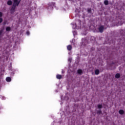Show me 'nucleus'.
Here are the masks:
<instances>
[{
  "label": "nucleus",
  "instance_id": "nucleus-1",
  "mask_svg": "<svg viewBox=\"0 0 125 125\" xmlns=\"http://www.w3.org/2000/svg\"><path fill=\"white\" fill-rule=\"evenodd\" d=\"M14 1L13 6H18L20 3V1H19L18 0H13Z\"/></svg>",
  "mask_w": 125,
  "mask_h": 125
},
{
  "label": "nucleus",
  "instance_id": "nucleus-2",
  "mask_svg": "<svg viewBox=\"0 0 125 125\" xmlns=\"http://www.w3.org/2000/svg\"><path fill=\"white\" fill-rule=\"evenodd\" d=\"M77 24L79 25V26H81L82 24V21L80 20H76V22L75 23V29H77Z\"/></svg>",
  "mask_w": 125,
  "mask_h": 125
},
{
  "label": "nucleus",
  "instance_id": "nucleus-3",
  "mask_svg": "<svg viewBox=\"0 0 125 125\" xmlns=\"http://www.w3.org/2000/svg\"><path fill=\"white\" fill-rule=\"evenodd\" d=\"M98 29L100 33H103V31H104V26L101 25Z\"/></svg>",
  "mask_w": 125,
  "mask_h": 125
},
{
  "label": "nucleus",
  "instance_id": "nucleus-4",
  "mask_svg": "<svg viewBox=\"0 0 125 125\" xmlns=\"http://www.w3.org/2000/svg\"><path fill=\"white\" fill-rule=\"evenodd\" d=\"M16 8V7L15 6H12L11 9V14H13L14 12H15V9Z\"/></svg>",
  "mask_w": 125,
  "mask_h": 125
},
{
  "label": "nucleus",
  "instance_id": "nucleus-5",
  "mask_svg": "<svg viewBox=\"0 0 125 125\" xmlns=\"http://www.w3.org/2000/svg\"><path fill=\"white\" fill-rule=\"evenodd\" d=\"M72 45H67V50L70 51L72 50Z\"/></svg>",
  "mask_w": 125,
  "mask_h": 125
},
{
  "label": "nucleus",
  "instance_id": "nucleus-6",
  "mask_svg": "<svg viewBox=\"0 0 125 125\" xmlns=\"http://www.w3.org/2000/svg\"><path fill=\"white\" fill-rule=\"evenodd\" d=\"M120 34L122 37H125V32L123 30H121Z\"/></svg>",
  "mask_w": 125,
  "mask_h": 125
},
{
  "label": "nucleus",
  "instance_id": "nucleus-7",
  "mask_svg": "<svg viewBox=\"0 0 125 125\" xmlns=\"http://www.w3.org/2000/svg\"><path fill=\"white\" fill-rule=\"evenodd\" d=\"M56 78L58 80H61L62 79V75L58 74L56 76Z\"/></svg>",
  "mask_w": 125,
  "mask_h": 125
},
{
  "label": "nucleus",
  "instance_id": "nucleus-8",
  "mask_svg": "<svg viewBox=\"0 0 125 125\" xmlns=\"http://www.w3.org/2000/svg\"><path fill=\"white\" fill-rule=\"evenodd\" d=\"M7 4L8 5H12V1L11 0H9L7 2Z\"/></svg>",
  "mask_w": 125,
  "mask_h": 125
},
{
  "label": "nucleus",
  "instance_id": "nucleus-9",
  "mask_svg": "<svg viewBox=\"0 0 125 125\" xmlns=\"http://www.w3.org/2000/svg\"><path fill=\"white\" fill-rule=\"evenodd\" d=\"M116 79H120L121 78V75L119 73H117L115 75Z\"/></svg>",
  "mask_w": 125,
  "mask_h": 125
},
{
  "label": "nucleus",
  "instance_id": "nucleus-10",
  "mask_svg": "<svg viewBox=\"0 0 125 125\" xmlns=\"http://www.w3.org/2000/svg\"><path fill=\"white\" fill-rule=\"evenodd\" d=\"M119 113L120 115H124V114L125 113V111H124V110H123L122 109H121L119 111Z\"/></svg>",
  "mask_w": 125,
  "mask_h": 125
},
{
  "label": "nucleus",
  "instance_id": "nucleus-11",
  "mask_svg": "<svg viewBox=\"0 0 125 125\" xmlns=\"http://www.w3.org/2000/svg\"><path fill=\"white\" fill-rule=\"evenodd\" d=\"M100 71L98 69H96L95 71V75H99Z\"/></svg>",
  "mask_w": 125,
  "mask_h": 125
},
{
  "label": "nucleus",
  "instance_id": "nucleus-12",
  "mask_svg": "<svg viewBox=\"0 0 125 125\" xmlns=\"http://www.w3.org/2000/svg\"><path fill=\"white\" fill-rule=\"evenodd\" d=\"M11 30V28H10V27L7 26V27H6V32H9Z\"/></svg>",
  "mask_w": 125,
  "mask_h": 125
},
{
  "label": "nucleus",
  "instance_id": "nucleus-13",
  "mask_svg": "<svg viewBox=\"0 0 125 125\" xmlns=\"http://www.w3.org/2000/svg\"><path fill=\"white\" fill-rule=\"evenodd\" d=\"M6 82H8V83L10 82V81H11V78H10V77H7L6 78Z\"/></svg>",
  "mask_w": 125,
  "mask_h": 125
},
{
  "label": "nucleus",
  "instance_id": "nucleus-14",
  "mask_svg": "<svg viewBox=\"0 0 125 125\" xmlns=\"http://www.w3.org/2000/svg\"><path fill=\"white\" fill-rule=\"evenodd\" d=\"M77 73L81 75V74L83 73V70H82V69H78L77 71Z\"/></svg>",
  "mask_w": 125,
  "mask_h": 125
},
{
  "label": "nucleus",
  "instance_id": "nucleus-15",
  "mask_svg": "<svg viewBox=\"0 0 125 125\" xmlns=\"http://www.w3.org/2000/svg\"><path fill=\"white\" fill-rule=\"evenodd\" d=\"M104 4L105 5H108L109 4V1L107 0H105L104 1Z\"/></svg>",
  "mask_w": 125,
  "mask_h": 125
},
{
  "label": "nucleus",
  "instance_id": "nucleus-16",
  "mask_svg": "<svg viewBox=\"0 0 125 125\" xmlns=\"http://www.w3.org/2000/svg\"><path fill=\"white\" fill-rule=\"evenodd\" d=\"M2 33H3V30L1 29L0 30V38L1 37V35H2Z\"/></svg>",
  "mask_w": 125,
  "mask_h": 125
},
{
  "label": "nucleus",
  "instance_id": "nucleus-17",
  "mask_svg": "<svg viewBox=\"0 0 125 125\" xmlns=\"http://www.w3.org/2000/svg\"><path fill=\"white\" fill-rule=\"evenodd\" d=\"M87 12L88 13H91V8L87 9Z\"/></svg>",
  "mask_w": 125,
  "mask_h": 125
},
{
  "label": "nucleus",
  "instance_id": "nucleus-18",
  "mask_svg": "<svg viewBox=\"0 0 125 125\" xmlns=\"http://www.w3.org/2000/svg\"><path fill=\"white\" fill-rule=\"evenodd\" d=\"M98 108L99 109H101L102 108V104H98Z\"/></svg>",
  "mask_w": 125,
  "mask_h": 125
},
{
  "label": "nucleus",
  "instance_id": "nucleus-19",
  "mask_svg": "<svg viewBox=\"0 0 125 125\" xmlns=\"http://www.w3.org/2000/svg\"><path fill=\"white\" fill-rule=\"evenodd\" d=\"M50 5H55V3L51 2V3H50Z\"/></svg>",
  "mask_w": 125,
  "mask_h": 125
},
{
  "label": "nucleus",
  "instance_id": "nucleus-20",
  "mask_svg": "<svg viewBox=\"0 0 125 125\" xmlns=\"http://www.w3.org/2000/svg\"><path fill=\"white\" fill-rule=\"evenodd\" d=\"M3 21V20L2 19V18H0V23L2 22Z\"/></svg>",
  "mask_w": 125,
  "mask_h": 125
},
{
  "label": "nucleus",
  "instance_id": "nucleus-21",
  "mask_svg": "<svg viewBox=\"0 0 125 125\" xmlns=\"http://www.w3.org/2000/svg\"><path fill=\"white\" fill-rule=\"evenodd\" d=\"M101 110H100L97 112V114H101Z\"/></svg>",
  "mask_w": 125,
  "mask_h": 125
},
{
  "label": "nucleus",
  "instance_id": "nucleus-22",
  "mask_svg": "<svg viewBox=\"0 0 125 125\" xmlns=\"http://www.w3.org/2000/svg\"><path fill=\"white\" fill-rule=\"evenodd\" d=\"M0 17H2V13L0 12Z\"/></svg>",
  "mask_w": 125,
  "mask_h": 125
},
{
  "label": "nucleus",
  "instance_id": "nucleus-23",
  "mask_svg": "<svg viewBox=\"0 0 125 125\" xmlns=\"http://www.w3.org/2000/svg\"><path fill=\"white\" fill-rule=\"evenodd\" d=\"M26 34H27V35H30V32L29 31H27L26 32Z\"/></svg>",
  "mask_w": 125,
  "mask_h": 125
},
{
  "label": "nucleus",
  "instance_id": "nucleus-24",
  "mask_svg": "<svg viewBox=\"0 0 125 125\" xmlns=\"http://www.w3.org/2000/svg\"><path fill=\"white\" fill-rule=\"evenodd\" d=\"M71 61V59H69V61Z\"/></svg>",
  "mask_w": 125,
  "mask_h": 125
},
{
  "label": "nucleus",
  "instance_id": "nucleus-25",
  "mask_svg": "<svg viewBox=\"0 0 125 125\" xmlns=\"http://www.w3.org/2000/svg\"><path fill=\"white\" fill-rule=\"evenodd\" d=\"M20 2L21 1V0H20Z\"/></svg>",
  "mask_w": 125,
  "mask_h": 125
}]
</instances>
